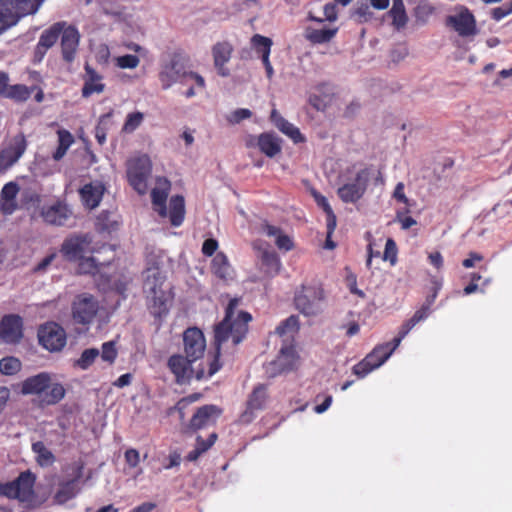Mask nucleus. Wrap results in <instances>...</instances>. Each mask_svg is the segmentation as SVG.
<instances>
[{
    "label": "nucleus",
    "mask_w": 512,
    "mask_h": 512,
    "mask_svg": "<svg viewBox=\"0 0 512 512\" xmlns=\"http://www.w3.org/2000/svg\"><path fill=\"white\" fill-rule=\"evenodd\" d=\"M251 43L256 49L258 53H261V60L265 67L266 76L268 79H271L274 74L273 67L270 63L269 56L272 47V40L268 37L262 36L260 34H255L251 38Z\"/></svg>",
    "instance_id": "obj_27"
},
{
    "label": "nucleus",
    "mask_w": 512,
    "mask_h": 512,
    "mask_svg": "<svg viewBox=\"0 0 512 512\" xmlns=\"http://www.w3.org/2000/svg\"><path fill=\"white\" fill-rule=\"evenodd\" d=\"M260 259V270L268 277L279 273L280 259L275 251L266 248H258Z\"/></svg>",
    "instance_id": "obj_30"
},
{
    "label": "nucleus",
    "mask_w": 512,
    "mask_h": 512,
    "mask_svg": "<svg viewBox=\"0 0 512 512\" xmlns=\"http://www.w3.org/2000/svg\"><path fill=\"white\" fill-rule=\"evenodd\" d=\"M309 103L316 110L324 111L328 105L327 96L322 97L316 94H312L309 97Z\"/></svg>",
    "instance_id": "obj_63"
},
{
    "label": "nucleus",
    "mask_w": 512,
    "mask_h": 512,
    "mask_svg": "<svg viewBox=\"0 0 512 512\" xmlns=\"http://www.w3.org/2000/svg\"><path fill=\"white\" fill-rule=\"evenodd\" d=\"M392 197L399 203L404 204L406 207L411 206L410 199L405 194V186L403 182L397 183L393 191Z\"/></svg>",
    "instance_id": "obj_60"
},
{
    "label": "nucleus",
    "mask_w": 512,
    "mask_h": 512,
    "mask_svg": "<svg viewBox=\"0 0 512 512\" xmlns=\"http://www.w3.org/2000/svg\"><path fill=\"white\" fill-rule=\"evenodd\" d=\"M103 192L104 187L102 185L89 183L80 189L79 194L84 206L89 209H94L99 205Z\"/></svg>",
    "instance_id": "obj_31"
},
{
    "label": "nucleus",
    "mask_w": 512,
    "mask_h": 512,
    "mask_svg": "<svg viewBox=\"0 0 512 512\" xmlns=\"http://www.w3.org/2000/svg\"><path fill=\"white\" fill-rule=\"evenodd\" d=\"M456 13L445 19V25L453 29L460 37H473L478 33L476 18L466 6L455 7Z\"/></svg>",
    "instance_id": "obj_9"
},
{
    "label": "nucleus",
    "mask_w": 512,
    "mask_h": 512,
    "mask_svg": "<svg viewBox=\"0 0 512 512\" xmlns=\"http://www.w3.org/2000/svg\"><path fill=\"white\" fill-rule=\"evenodd\" d=\"M78 263L77 270L80 274H96L99 271V264L96 259L90 256H84L76 261Z\"/></svg>",
    "instance_id": "obj_48"
},
{
    "label": "nucleus",
    "mask_w": 512,
    "mask_h": 512,
    "mask_svg": "<svg viewBox=\"0 0 512 512\" xmlns=\"http://www.w3.org/2000/svg\"><path fill=\"white\" fill-rule=\"evenodd\" d=\"M144 121V113L135 111L128 113L122 126V133H133Z\"/></svg>",
    "instance_id": "obj_46"
},
{
    "label": "nucleus",
    "mask_w": 512,
    "mask_h": 512,
    "mask_svg": "<svg viewBox=\"0 0 512 512\" xmlns=\"http://www.w3.org/2000/svg\"><path fill=\"white\" fill-rule=\"evenodd\" d=\"M183 349L185 355L192 360L201 359L206 349V339L202 330L198 327H188L183 332Z\"/></svg>",
    "instance_id": "obj_14"
},
{
    "label": "nucleus",
    "mask_w": 512,
    "mask_h": 512,
    "mask_svg": "<svg viewBox=\"0 0 512 512\" xmlns=\"http://www.w3.org/2000/svg\"><path fill=\"white\" fill-rule=\"evenodd\" d=\"M389 14L392 17L393 25L397 29L403 28L406 25L408 17L403 0H393L392 8L390 9Z\"/></svg>",
    "instance_id": "obj_41"
},
{
    "label": "nucleus",
    "mask_w": 512,
    "mask_h": 512,
    "mask_svg": "<svg viewBox=\"0 0 512 512\" xmlns=\"http://www.w3.org/2000/svg\"><path fill=\"white\" fill-rule=\"evenodd\" d=\"M149 299L150 313L158 319L166 316L169 312L168 297L165 292H159L156 295H147Z\"/></svg>",
    "instance_id": "obj_35"
},
{
    "label": "nucleus",
    "mask_w": 512,
    "mask_h": 512,
    "mask_svg": "<svg viewBox=\"0 0 512 512\" xmlns=\"http://www.w3.org/2000/svg\"><path fill=\"white\" fill-rule=\"evenodd\" d=\"M99 354V350L96 348L85 349L75 364L82 370H86L94 363Z\"/></svg>",
    "instance_id": "obj_50"
},
{
    "label": "nucleus",
    "mask_w": 512,
    "mask_h": 512,
    "mask_svg": "<svg viewBox=\"0 0 512 512\" xmlns=\"http://www.w3.org/2000/svg\"><path fill=\"white\" fill-rule=\"evenodd\" d=\"M202 397L201 393H192L186 397L181 398L174 407L169 409V414L173 411H177L179 413L180 420L185 418V410L194 402H197Z\"/></svg>",
    "instance_id": "obj_47"
},
{
    "label": "nucleus",
    "mask_w": 512,
    "mask_h": 512,
    "mask_svg": "<svg viewBox=\"0 0 512 512\" xmlns=\"http://www.w3.org/2000/svg\"><path fill=\"white\" fill-rule=\"evenodd\" d=\"M35 483V474L30 470L23 471L12 481L0 482V496L17 500L24 509L33 510L40 505Z\"/></svg>",
    "instance_id": "obj_3"
},
{
    "label": "nucleus",
    "mask_w": 512,
    "mask_h": 512,
    "mask_svg": "<svg viewBox=\"0 0 512 512\" xmlns=\"http://www.w3.org/2000/svg\"><path fill=\"white\" fill-rule=\"evenodd\" d=\"M60 36L62 59L65 63L71 64L76 59L81 35L76 26L66 23Z\"/></svg>",
    "instance_id": "obj_16"
},
{
    "label": "nucleus",
    "mask_w": 512,
    "mask_h": 512,
    "mask_svg": "<svg viewBox=\"0 0 512 512\" xmlns=\"http://www.w3.org/2000/svg\"><path fill=\"white\" fill-rule=\"evenodd\" d=\"M212 272L220 279L227 280L231 277L232 268L227 256L223 252L215 255L211 264Z\"/></svg>",
    "instance_id": "obj_38"
},
{
    "label": "nucleus",
    "mask_w": 512,
    "mask_h": 512,
    "mask_svg": "<svg viewBox=\"0 0 512 512\" xmlns=\"http://www.w3.org/2000/svg\"><path fill=\"white\" fill-rule=\"evenodd\" d=\"M402 340L403 338L398 334L391 342L376 345L363 360L354 365L353 373L359 378H363L374 369L379 368L392 355Z\"/></svg>",
    "instance_id": "obj_6"
},
{
    "label": "nucleus",
    "mask_w": 512,
    "mask_h": 512,
    "mask_svg": "<svg viewBox=\"0 0 512 512\" xmlns=\"http://www.w3.org/2000/svg\"><path fill=\"white\" fill-rule=\"evenodd\" d=\"M152 171V163L147 155H141L127 162V177L129 184L139 194L147 192V180Z\"/></svg>",
    "instance_id": "obj_8"
},
{
    "label": "nucleus",
    "mask_w": 512,
    "mask_h": 512,
    "mask_svg": "<svg viewBox=\"0 0 512 512\" xmlns=\"http://www.w3.org/2000/svg\"><path fill=\"white\" fill-rule=\"evenodd\" d=\"M56 134L58 137V145L56 150L52 153V158L55 161H60L74 144L75 139L72 133L64 128L58 129Z\"/></svg>",
    "instance_id": "obj_34"
},
{
    "label": "nucleus",
    "mask_w": 512,
    "mask_h": 512,
    "mask_svg": "<svg viewBox=\"0 0 512 512\" xmlns=\"http://www.w3.org/2000/svg\"><path fill=\"white\" fill-rule=\"evenodd\" d=\"M432 312V306L426 304L425 302L421 305V307L415 311L413 316L405 321L400 330L399 335L404 338L410 330L417 325L419 322L425 320Z\"/></svg>",
    "instance_id": "obj_36"
},
{
    "label": "nucleus",
    "mask_w": 512,
    "mask_h": 512,
    "mask_svg": "<svg viewBox=\"0 0 512 512\" xmlns=\"http://www.w3.org/2000/svg\"><path fill=\"white\" fill-rule=\"evenodd\" d=\"M43 1L44 0H0V8L8 13L17 24L20 18L36 13Z\"/></svg>",
    "instance_id": "obj_18"
},
{
    "label": "nucleus",
    "mask_w": 512,
    "mask_h": 512,
    "mask_svg": "<svg viewBox=\"0 0 512 512\" xmlns=\"http://www.w3.org/2000/svg\"><path fill=\"white\" fill-rule=\"evenodd\" d=\"M103 75L97 72L89 63L84 65V74L82 76L83 86L81 95L83 98H89L93 94H101L105 90Z\"/></svg>",
    "instance_id": "obj_21"
},
{
    "label": "nucleus",
    "mask_w": 512,
    "mask_h": 512,
    "mask_svg": "<svg viewBox=\"0 0 512 512\" xmlns=\"http://www.w3.org/2000/svg\"><path fill=\"white\" fill-rule=\"evenodd\" d=\"M238 305L239 299L232 298L225 309L223 320L214 326L215 352L208 361L207 371L201 364L194 370L193 363L196 361L186 355L177 353L168 358L167 367L174 376L176 384L186 385L189 384L193 378L202 380L212 377L222 367V363L220 362L222 346L231 340L232 346L236 347L245 339L248 333V324L252 320V315L246 311H239L237 316H235Z\"/></svg>",
    "instance_id": "obj_1"
},
{
    "label": "nucleus",
    "mask_w": 512,
    "mask_h": 512,
    "mask_svg": "<svg viewBox=\"0 0 512 512\" xmlns=\"http://www.w3.org/2000/svg\"><path fill=\"white\" fill-rule=\"evenodd\" d=\"M32 94V89L24 84L9 85L4 98L11 99L15 102H24Z\"/></svg>",
    "instance_id": "obj_43"
},
{
    "label": "nucleus",
    "mask_w": 512,
    "mask_h": 512,
    "mask_svg": "<svg viewBox=\"0 0 512 512\" xmlns=\"http://www.w3.org/2000/svg\"><path fill=\"white\" fill-rule=\"evenodd\" d=\"M246 146L248 148L257 146L260 152L269 158L275 157L282 150L281 139L269 132L261 133L257 137L250 135L246 140Z\"/></svg>",
    "instance_id": "obj_19"
},
{
    "label": "nucleus",
    "mask_w": 512,
    "mask_h": 512,
    "mask_svg": "<svg viewBox=\"0 0 512 512\" xmlns=\"http://www.w3.org/2000/svg\"><path fill=\"white\" fill-rule=\"evenodd\" d=\"M409 212L410 207H406L404 210H398L396 212V220L400 223L403 230H407L417 223L414 218L407 216Z\"/></svg>",
    "instance_id": "obj_55"
},
{
    "label": "nucleus",
    "mask_w": 512,
    "mask_h": 512,
    "mask_svg": "<svg viewBox=\"0 0 512 512\" xmlns=\"http://www.w3.org/2000/svg\"><path fill=\"white\" fill-rule=\"evenodd\" d=\"M140 63V59L136 55L126 54L116 58V65L122 69H134Z\"/></svg>",
    "instance_id": "obj_53"
},
{
    "label": "nucleus",
    "mask_w": 512,
    "mask_h": 512,
    "mask_svg": "<svg viewBox=\"0 0 512 512\" xmlns=\"http://www.w3.org/2000/svg\"><path fill=\"white\" fill-rule=\"evenodd\" d=\"M157 184L158 186L151 191V200L154 210L164 218L167 216L166 201L171 185L166 178H159Z\"/></svg>",
    "instance_id": "obj_24"
},
{
    "label": "nucleus",
    "mask_w": 512,
    "mask_h": 512,
    "mask_svg": "<svg viewBox=\"0 0 512 512\" xmlns=\"http://www.w3.org/2000/svg\"><path fill=\"white\" fill-rule=\"evenodd\" d=\"M113 116V111H109L100 116L98 123L95 127V138L100 145H103L106 142L107 131L112 125L111 118Z\"/></svg>",
    "instance_id": "obj_42"
},
{
    "label": "nucleus",
    "mask_w": 512,
    "mask_h": 512,
    "mask_svg": "<svg viewBox=\"0 0 512 512\" xmlns=\"http://www.w3.org/2000/svg\"><path fill=\"white\" fill-rule=\"evenodd\" d=\"M345 282H346V285H347L350 293H352L362 299H364L366 297V294L364 293V291L361 289H358V287H357L356 274H354L353 272H349L346 275Z\"/></svg>",
    "instance_id": "obj_57"
},
{
    "label": "nucleus",
    "mask_w": 512,
    "mask_h": 512,
    "mask_svg": "<svg viewBox=\"0 0 512 512\" xmlns=\"http://www.w3.org/2000/svg\"><path fill=\"white\" fill-rule=\"evenodd\" d=\"M217 434L211 433L207 439H203L201 436H197L195 447L198 448L203 454L208 451L216 442Z\"/></svg>",
    "instance_id": "obj_58"
},
{
    "label": "nucleus",
    "mask_w": 512,
    "mask_h": 512,
    "mask_svg": "<svg viewBox=\"0 0 512 512\" xmlns=\"http://www.w3.org/2000/svg\"><path fill=\"white\" fill-rule=\"evenodd\" d=\"M72 215L69 207L60 201L50 205L44 206L41 210L43 220L50 225L63 226L70 219Z\"/></svg>",
    "instance_id": "obj_22"
},
{
    "label": "nucleus",
    "mask_w": 512,
    "mask_h": 512,
    "mask_svg": "<svg viewBox=\"0 0 512 512\" xmlns=\"http://www.w3.org/2000/svg\"><path fill=\"white\" fill-rule=\"evenodd\" d=\"M38 339L40 344L49 351H60L66 345L65 330L55 322L40 326Z\"/></svg>",
    "instance_id": "obj_13"
},
{
    "label": "nucleus",
    "mask_w": 512,
    "mask_h": 512,
    "mask_svg": "<svg viewBox=\"0 0 512 512\" xmlns=\"http://www.w3.org/2000/svg\"><path fill=\"white\" fill-rule=\"evenodd\" d=\"M510 14H512V6L510 3H507L500 7H496L491 12L492 18L495 21H500L501 19H503L504 17H506Z\"/></svg>",
    "instance_id": "obj_62"
},
{
    "label": "nucleus",
    "mask_w": 512,
    "mask_h": 512,
    "mask_svg": "<svg viewBox=\"0 0 512 512\" xmlns=\"http://www.w3.org/2000/svg\"><path fill=\"white\" fill-rule=\"evenodd\" d=\"M218 249V241L214 238H208L203 242L202 253L211 257Z\"/></svg>",
    "instance_id": "obj_64"
},
{
    "label": "nucleus",
    "mask_w": 512,
    "mask_h": 512,
    "mask_svg": "<svg viewBox=\"0 0 512 512\" xmlns=\"http://www.w3.org/2000/svg\"><path fill=\"white\" fill-rule=\"evenodd\" d=\"M251 116H252V112L249 109H247V108H239V109H236L235 111H233L229 115L228 121L231 124H238L241 121L250 118Z\"/></svg>",
    "instance_id": "obj_61"
},
{
    "label": "nucleus",
    "mask_w": 512,
    "mask_h": 512,
    "mask_svg": "<svg viewBox=\"0 0 512 512\" xmlns=\"http://www.w3.org/2000/svg\"><path fill=\"white\" fill-rule=\"evenodd\" d=\"M371 176L370 168L366 167L356 173L352 182L338 188L337 194L344 203H356L365 194Z\"/></svg>",
    "instance_id": "obj_10"
},
{
    "label": "nucleus",
    "mask_w": 512,
    "mask_h": 512,
    "mask_svg": "<svg viewBox=\"0 0 512 512\" xmlns=\"http://www.w3.org/2000/svg\"><path fill=\"white\" fill-rule=\"evenodd\" d=\"M23 337V321L19 315H5L0 321V338L5 343H18Z\"/></svg>",
    "instance_id": "obj_20"
},
{
    "label": "nucleus",
    "mask_w": 512,
    "mask_h": 512,
    "mask_svg": "<svg viewBox=\"0 0 512 512\" xmlns=\"http://www.w3.org/2000/svg\"><path fill=\"white\" fill-rule=\"evenodd\" d=\"M99 309L97 299L89 294L82 293L75 297L72 304L73 319L79 324H90Z\"/></svg>",
    "instance_id": "obj_12"
},
{
    "label": "nucleus",
    "mask_w": 512,
    "mask_h": 512,
    "mask_svg": "<svg viewBox=\"0 0 512 512\" xmlns=\"http://www.w3.org/2000/svg\"><path fill=\"white\" fill-rule=\"evenodd\" d=\"M271 122L286 136H288L294 143L305 142V137L300 132L299 128L288 122L282 115L273 109L270 115Z\"/></svg>",
    "instance_id": "obj_28"
},
{
    "label": "nucleus",
    "mask_w": 512,
    "mask_h": 512,
    "mask_svg": "<svg viewBox=\"0 0 512 512\" xmlns=\"http://www.w3.org/2000/svg\"><path fill=\"white\" fill-rule=\"evenodd\" d=\"M99 250V247L93 245V238L88 233L70 235L60 247V253L69 262H76L87 254H94Z\"/></svg>",
    "instance_id": "obj_7"
},
{
    "label": "nucleus",
    "mask_w": 512,
    "mask_h": 512,
    "mask_svg": "<svg viewBox=\"0 0 512 512\" xmlns=\"http://www.w3.org/2000/svg\"><path fill=\"white\" fill-rule=\"evenodd\" d=\"M232 53H233V47L227 41L217 42L212 47V55H213L214 65H215V68L217 69L219 75L224 76V77L229 75V70L227 68H225L224 66L227 62H229V60L232 56Z\"/></svg>",
    "instance_id": "obj_26"
},
{
    "label": "nucleus",
    "mask_w": 512,
    "mask_h": 512,
    "mask_svg": "<svg viewBox=\"0 0 512 512\" xmlns=\"http://www.w3.org/2000/svg\"><path fill=\"white\" fill-rule=\"evenodd\" d=\"M19 190V185L13 181L3 186L0 193V210L3 214L11 215L17 210L18 204L16 198Z\"/></svg>",
    "instance_id": "obj_25"
},
{
    "label": "nucleus",
    "mask_w": 512,
    "mask_h": 512,
    "mask_svg": "<svg viewBox=\"0 0 512 512\" xmlns=\"http://www.w3.org/2000/svg\"><path fill=\"white\" fill-rule=\"evenodd\" d=\"M164 282L165 276L158 268H148L143 285L144 291L147 295H156L159 292H164L162 289Z\"/></svg>",
    "instance_id": "obj_32"
},
{
    "label": "nucleus",
    "mask_w": 512,
    "mask_h": 512,
    "mask_svg": "<svg viewBox=\"0 0 512 512\" xmlns=\"http://www.w3.org/2000/svg\"><path fill=\"white\" fill-rule=\"evenodd\" d=\"M431 288L429 293L426 295L425 303L432 306L438 296L439 291L442 288V280L437 279L436 277L431 278Z\"/></svg>",
    "instance_id": "obj_56"
},
{
    "label": "nucleus",
    "mask_w": 512,
    "mask_h": 512,
    "mask_svg": "<svg viewBox=\"0 0 512 512\" xmlns=\"http://www.w3.org/2000/svg\"><path fill=\"white\" fill-rule=\"evenodd\" d=\"M337 28L313 29L307 28L305 37L313 44H324L330 42L336 35Z\"/></svg>",
    "instance_id": "obj_39"
},
{
    "label": "nucleus",
    "mask_w": 512,
    "mask_h": 512,
    "mask_svg": "<svg viewBox=\"0 0 512 512\" xmlns=\"http://www.w3.org/2000/svg\"><path fill=\"white\" fill-rule=\"evenodd\" d=\"M83 466L80 465L77 469V475L74 479L60 483L57 492L54 495V501L58 504H64L73 499L79 492L77 486L78 480L82 476Z\"/></svg>",
    "instance_id": "obj_29"
},
{
    "label": "nucleus",
    "mask_w": 512,
    "mask_h": 512,
    "mask_svg": "<svg viewBox=\"0 0 512 512\" xmlns=\"http://www.w3.org/2000/svg\"><path fill=\"white\" fill-rule=\"evenodd\" d=\"M27 146L28 142L22 132L10 139L7 145L0 150V174L18 162L25 153Z\"/></svg>",
    "instance_id": "obj_11"
},
{
    "label": "nucleus",
    "mask_w": 512,
    "mask_h": 512,
    "mask_svg": "<svg viewBox=\"0 0 512 512\" xmlns=\"http://www.w3.org/2000/svg\"><path fill=\"white\" fill-rule=\"evenodd\" d=\"M384 260H389L392 265L396 263L397 259V246L393 239L389 238L385 244Z\"/></svg>",
    "instance_id": "obj_59"
},
{
    "label": "nucleus",
    "mask_w": 512,
    "mask_h": 512,
    "mask_svg": "<svg viewBox=\"0 0 512 512\" xmlns=\"http://www.w3.org/2000/svg\"><path fill=\"white\" fill-rule=\"evenodd\" d=\"M267 401V386L258 384L248 396L246 408L240 416V421L246 424L252 422L256 416V412L265 409Z\"/></svg>",
    "instance_id": "obj_15"
},
{
    "label": "nucleus",
    "mask_w": 512,
    "mask_h": 512,
    "mask_svg": "<svg viewBox=\"0 0 512 512\" xmlns=\"http://www.w3.org/2000/svg\"><path fill=\"white\" fill-rule=\"evenodd\" d=\"M314 199L319 207L326 213V226L335 229L337 225L336 215L334 214L327 198L320 193H313Z\"/></svg>",
    "instance_id": "obj_44"
},
{
    "label": "nucleus",
    "mask_w": 512,
    "mask_h": 512,
    "mask_svg": "<svg viewBox=\"0 0 512 512\" xmlns=\"http://www.w3.org/2000/svg\"><path fill=\"white\" fill-rule=\"evenodd\" d=\"M112 214L108 211H102L97 218V225L101 231L112 232L118 229L119 223L111 219Z\"/></svg>",
    "instance_id": "obj_49"
},
{
    "label": "nucleus",
    "mask_w": 512,
    "mask_h": 512,
    "mask_svg": "<svg viewBox=\"0 0 512 512\" xmlns=\"http://www.w3.org/2000/svg\"><path fill=\"white\" fill-rule=\"evenodd\" d=\"M187 58L179 53L174 52L170 60L162 66L159 73V80L163 89L170 88L174 83L186 84L189 81H195L197 87L204 89V78L192 71L186 70Z\"/></svg>",
    "instance_id": "obj_4"
},
{
    "label": "nucleus",
    "mask_w": 512,
    "mask_h": 512,
    "mask_svg": "<svg viewBox=\"0 0 512 512\" xmlns=\"http://www.w3.org/2000/svg\"><path fill=\"white\" fill-rule=\"evenodd\" d=\"M326 299L321 285H301L294 296L295 308L304 316H317L323 311Z\"/></svg>",
    "instance_id": "obj_5"
},
{
    "label": "nucleus",
    "mask_w": 512,
    "mask_h": 512,
    "mask_svg": "<svg viewBox=\"0 0 512 512\" xmlns=\"http://www.w3.org/2000/svg\"><path fill=\"white\" fill-rule=\"evenodd\" d=\"M299 329L298 317L291 315L276 328V333L280 336H285L288 333H295Z\"/></svg>",
    "instance_id": "obj_51"
},
{
    "label": "nucleus",
    "mask_w": 512,
    "mask_h": 512,
    "mask_svg": "<svg viewBox=\"0 0 512 512\" xmlns=\"http://www.w3.org/2000/svg\"><path fill=\"white\" fill-rule=\"evenodd\" d=\"M117 354L118 353L114 341H108L103 343L101 351L102 360L112 364L117 358Z\"/></svg>",
    "instance_id": "obj_54"
},
{
    "label": "nucleus",
    "mask_w": 512,
    "mask_h": 512,
    "mask_svg": "<svg viewBox=\"0 0 512 512\" xmlns=\"http://www.w3.org/2000/svg\"><path fill=\"white\" fill-rule=\"evenodd\" d=\"M309 20L322 23L325 20L333 22L337 19V7L334 3H327L323 8V17H316L309 13Z\"/></svg>",
    "instance_id": "obj_52"
},
{
    "label": "nucleus",
    "mask_w": 512,
    "mask_h": 512,
    "mask_svg": "<svg viewBox=\"0 0 512 512\" xmlns=\"http://www.w3.org/2000/svg\"><path fill=\"white\" fill-rule=\"evenodd\" d=\"M297 354L293 345H286L280 349L277 358L270 362L266 368L269 377H276L279 374L289 372L294 369L297 362Z\"/></svg>",
    "instance_id": "obj_17"
},
{
    "label": "nucleus",
    "mask_w": 512,
    "mask_h": 512,
    "mask_svg": "<svg viewBox=\"0 0 512 512\" xmlns=\"http://www.w3.org/2000/svg\"><path fill=\"white\" fill-rule=\"evenodd\" d=\"M32 451L36 454V462L41 467H47L54 463V454L45 446L44 442L32 443Z\"/></svg>",
    "instance_id": "obj_40"
},
{
    "label": "nucleus",
    "mask_w": 512,
    "mask_h": 512,
    "mask_svg": "<svg viewBox=\"0 0 512 512\" xmlns=\"http://www.w3.org/2000/svg\"><path fill=\"white\" fill-rule=\"evenodd\" d=\"M221 410L215 405H203L198 408L190 420V428L194 431L202 429L213 422L219 415Z\"/></svg>",
    "instance_id": "obj_23"
},
{
    "label": "nucleus",
    "mask_w": 512,
    "mask_h": 512,
    "mask_svg": "<svg viewBox=\"0 0 512 512\" xmlns=\"http://www.w3.org/2000/svg\"><path fill=\"white\" fill-rule=\"evenodd\" d=\"M22 368L21 361L13 356H7L0 360V373L6 376L17 374Z\"/></svg>",
    "instance_id": "obj_45"
},
{
    "label": "nucleus",
    "mask_w": 512,
    "mask_h": 512,
    "mask_svg": "<svg viewBox=\"0 0 512 512\" xmlns=\"http://www.w3.org/2000/svg\"><path fill=\"white\" fill-rule=\"evenodd\" d=\"M65 25V21H59L52 24L49 28L45 29L41 33L38 42L41 44V46L50 49L59 39L61 32L65 28Z\"/></svg>",
    "instance_id": "obj_37"
},
{
    "label": "nucleus",
    "mask_w": 512,
    "mask_h": 512,
    "mask_svg": "<svg viewBox=\"0 0 512 512\" xmlns=\"http://www.w3.org/2000/svg\"><path fill=\"white\" fill-rule=\"evenodd\" d=\"M169 214L170 223L172 226H180L185 217V201L181 195L172 196L169 202Z\"/></svg>",
    "instance_id": "obj_33"
},
{
    "label": "nucleus",
    "mask_w": 512,
    "mask_h": 512,
    "mask_svg": "<svg viewBox=\"0 0 512 512\" xmlns=\"http://www.w3.org/2000/svg\"><path fill=\"white\" fill-rule=\"evenodd\" d=\"M18 386L22 395L37 396L38 406L42 408L56 405L66 394L64 386L59 382H52L51 374L48 372L27 377Z\"/></svg>",
    "instance_id": "obj_2"
}]
</instances>
